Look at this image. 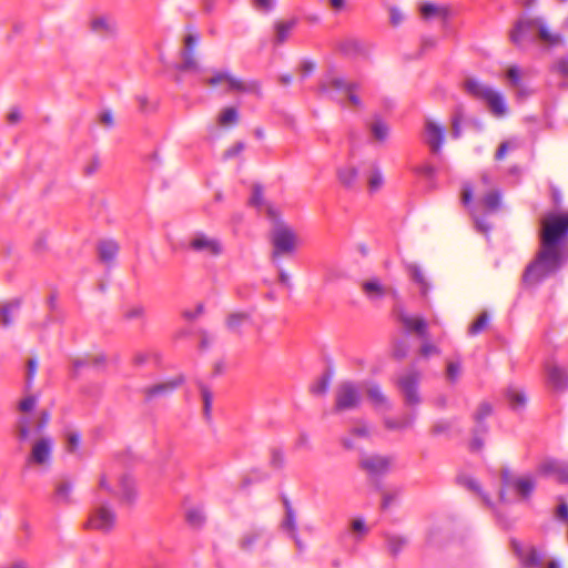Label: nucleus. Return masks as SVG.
Masks as SVG:
<instances>
[{"label":"nucleus","instance_id":"f257e3e1","mask_svg":"<svg viewBox=\"0 0 568 568\" xmlns=\"http://www.w3.org/2000/svg\"><path fill=\"white\" fill-rule=\"evenodd\" d=\"M540 248L526 267L523 282L536 285L558 272L566 262L564 244L568 236V213L550 212L541 219Z\"/></svg>","mask_w":568,"mask_h":568},{"label":"nucleus","instance_id":"f03ea898","mask_svg":"<svg viewBox=\"0 0 568 568\" xmlns=\"http://www.w3.org/2000/svg\"><path fill=\"white\" fill-rule=\"evenodd\" d=\"M536 38L548 45L561 42V37L550 33L539 18L519 19L509 33L510 41L516 45H520L525 40L535 41Z\"/></svg>","mask_w":568,"mask_h":568},{"label":"nucleus","instance_id":"7ed1b4c3","mask_svg":"<svg viewBox=\"0 0 568 568\" xmlns=\"http://www.w3.org/2000/svg\"><path fill=\"white\" fill-rule=\"evenodd\" d=\"M420 379L422 373L415 366L409 367L395 379V385L403 397V402L408 407H416L422 403L418 390Z\"/></svg>","mask_w":568,"mask_h":568},{"label":"nucleus","instance_id":"20e7f679","mask_svg":"<svg viewBox=\"0 0 568 568\" xmlns=\"http://www.w3.org/2000/svg\"><path fill=\"white\" fill-rule=\"evenodd\" d=\"M115 523L116 515L114 510L103 503L97 500L84 527L102 532H109L114 528Z\"/></svg>","mask_w":568,"mask_h":568},{"label":"nucleus","instance_id":"39448f33","mask_svg":"<svg viewBox=\"0 0 568 568\" xmlns=\"http://www.w3.org/2000/svg\"><path fill=\"white\" fill-rule=\"evenodd\" d=\"M362 400L359 388L352 382L341 383L335 392L334 412L341 413L355 409Z\"/></svg>","mask_w":568,"mask_h":568},{"label":"nucleus","instance_id":"423d86ee","mask_svg":"<svg viewBox=\"0 0 568 568\" xmlns=\"http://www.w3.org/2000/svg\"><path fill=\"white\" fill-rule=\"evenodd\" d=\"M493 413V407L489 403L483 402L478 405L477 409L473 414V420L475 426L471 430L473 438L469 447L471 450H480L484 446V436L488 433V426L485 419Z\"/></svg>","mask_w":568,"mask_h":568},{"label":"nucleus","instance_id":"0eeeda50","mask_svg":"<svg viewBox=\"0 0 568 568\" xmlns=\"http://www.w3.org/2000/svg\"><path fill=\"white\" fill-rule=\"evenodd\" d=\"M99 489L108 491L109 494L120 498V500L125 504H132L136 498L134 480L128 475H123L120 478L119 490H114L109 485L108 476L102 474L99 479Z\"/></svg>","mask_w":568,"mask_h":568},{"label":"nucleus","instance_id":"6e6552de","mask_svg":"<svg viewBox=\"0 0 568 568\" xmlns=\"http://www.w3.org/2000/svg\"><path fill=\"white\" fill-rule=\"evenodd\" d=\"M500 480L504 487L514 489L521 500L529 499L536 487V483L531 477H515L508 469L501 470Z\"/></svg>","mask_w":568,"mask_h":568},{"label":"nucleus","instance_id":"1a4fd4ad","mask_svg":"<svg viewBox=\"0 0 568 568\" xmlns=\"http://www.w3.org/2000/svg\"><path fill=\"white\" fill-rule=\"evenodd\" d=\"M222 82L227 83L230 91L246 92L256 95L261 94L260 83L255 80L244 82L225 72H217L214 77L206 80V84L211 87L217 85Z\"/></svg>","mask_w":568,"mask_h":568},{"label":"nucleus","instance_id":"9d476101","mask_svg":"<svg viewBox=\"0 0 568 568\" xmlns=\"http://www.w3.org/2000/svg\"><path fill=\"white\" fill-rule=\"evenodd\" d=\"M273 257L290 254L296 246V234L287 226H276L272 232Z\"/></svg>","mask_w":568,"mask_h":568},{"label":"nucleus","instance_id":"9b49d317","mask_svg":"<svg viewBox=\"0 0 568 568\" xmlns=\"http://www.w3.org/2000/svg\"><path fill=\"white\" fill-rule=\"evenodd\" d=\"M186 248L194 253H202L210 256H219L222 253L220 241L202 232H196L191 235Z\"/></svg>","mask_w":568,"mask_h":568},{"label":"nucleus","instance_id":"f8f14e48","mask_svg":"<svg viewBox=\"0 0 568 568\" xmlns=\"http://www.w3.org/2000/svg\"><path fill=\"white\" fill-rule=\"evenodd\" d=\"M186 29L190 31L183 40V49L181 51L182 62L176 67L180 71H197L199 65L194 58L193 50L199 42V34L192 32L193 28L187 26Z\"/></svg>","mask_w":568,"mask_h":568},{"label":"nucleus","instance_id":"ddd939ff","mask_svg":"<svg viewBox=\"0 0 568 568\" xmlns=\"http://www.w3.org/2000/svg\"><path fill=\"white\" fill-rule=\"evenodd\" d=\"M537 470L542 476L554 477L560 484H568V462L548 458L539 464Z\"/></svg>","mask_w":568,"mask_h":568},{"label":"nucleus","instance_id":"4468645a","mask_svg":"<svg viewBox=\"0 0 568 568\" xmlns=\"http://www.w3.org/2000/svg\"><path fill=\"white\" fill-rule=\"evenodd\" d=\"M358 89V83L357 82H349V81H346L345 79L343 78H339V77H334V75H331V74H327L321 82H320V85H318V91L323 94H328L331 95L332 99H335L333 95H332V92L333 91H336V92H342V93H346V91H349V90H357Z\"/></svg>","mask_w":568,"mask_h":568},{"label":"nucleus","instance_id":"2eb2a0df","mask_svg":"<svg viewBox=\"0 0 568 568\" xmlns=\"http://www.w3.org/2000/svg\"><path fill=\"white\" fill-rule=\"evenodd\" d=\"M393 458L382 455L366 456L361 459L359 466L371 475L379 476L389 471Z\"/></svg>","mask_w":568,"mask_h":568},{"label":"nucleus","instance_id":"dca6fc26","mask_svg":"<svg viewBox=\"0 0 568 568\" xmlns=\"http://www.w3.org/2000/svg\"><path fill=\"white\" fill-rule=\"evenodd\" d=\"M515 554L520 559L521 564L526 568H545V561L542 556L537 551L536 548L530 547L525 549L518 541H511Z\"/></svg>","mask_w":568,"mask_h":568},{"label":"nucleus","instance_id":"f3484780","mask_svg":"<svg viewBox=\"0 0 568 568\" xmlns=\"http://www.w3.org/2000/svg\"><path fill=\"white\" fill-rule=\"evenodd\" d=\"M184 382L183 376H179L172 381L159 383L152 386L144 387L142 393L144 395L145 402H150L160 396H166L175 390L182 383Z\"/></svg>","mask_w":568,"mask_h":568},{"label":"nucleus","instance_id":"a211bd4d","mask_svg":"<svg viewBox=\"0 0 568 568\" xmlns=\"http://www.w3.org/2000/svg\"><path fill=\"white\" fill-rule=\"evenodd\" d=\"M23 300L14 297L0 303V326L8 328L13 325L16 316L21 310Z\"/></svg>","mask_w":568,"mask_h":568},{"label":"nucleus","instance_id":"6ab92c4d","mask_svg":"<svg viewBox=\"0 0 568 568\" xmlns=\"http://www.w3.org/2000/svg\"><path fill=\"white\" fill-rule=\"evenodd\" d=\"M397 317L407 332L415 333L418 337L428 339L427 322L423 317L410 316L404 311H400Z\"/></svg>","mask_w":568,"mask_h":568},{"label":"nucleus","instance_id":"aec40b11","mask_svg":"<svg viewBox=\"0 0 568 568\" xmlns=\"http://www.w3.org/2000/svg\"><path fill=\"white\" fill-rule=\"evenodd\" d=\"M252 322V313L248 311H239L230 313L225 318V326L229 332L235 334L236 336H242V327L245 324H250Z\"/></svg>","mask_w":568,"mask_h":568},{"label":"nucleus","instance_id":"412c9836","mask_svg":"<svg viewBox=\"0 0 568 568\" xmlns=\"http://www.w3.org/2000/svg\"><path fill=\"white\" fill-rule=\"evenodd\" d=\"M426 143L432 153L437 154L440 151L444 141V129L435 122L427 120L425 124Z\"/></svg>","mask_w":568,"mask_h":568},{"label":"nucleus","instance_id":"4be33fe9","mask_svg":"<svg viewBox=\"0 0 568 568\" xmlns=\"http://www.w3.org/2000/svg\"><path fill=\"white\" fill-rule=\"evenodd\" d=\"M90 30L100 37H109L116 33L118 26L113 19L100 16L90 21Z\"/></svg>","mask_w":568,"mask_h":568},{"label":"nucleus","instance_id":"5701e85b","mask_svg":"<svg viewBox=\"0 0 568 568\" xmlns=\"http://www.w3.org/2000/svg\"><path fill=\"white\" fill-rule=\"evenodd\" d=\"M50 456L51 440L49 438H41L34 443L31 455L29 457V462L42 465L50 459Z\"/></svg>","mask_w":568,"mask_h":568},{"label":"nucleus","instance_id":"b1692460","mask_svg":"<svg viewBox=\"0 0 568 568\" xmlns=\"http://www.w3.org/2000/svg\"><path fill=\"white\" fill-rule=\"evenodd\" d=\"M463 89L471 98L484 102L493 91V88L479 82L474 78H467L463 83Z\"/></svg>","mask_w":568,"mask_h":568},{"label":"nucleus","instance_id":"393cba45","mask_svg":"<svg viewBox=\"0 0 568 568\" xmlns=\"http://www.w3.org/2000/svg\"><path fill=\"white\" fill-rule=\"evenodd\" d=\"M365 392L369 402L377 408H384L386 410L392 409V404L387 396L382 392L379 385L369 383L365 387Z\"/></svg>","mask_w":568,"mask_h":568},{"label":"nucleus","instance_id":"a878e982","mask_svg":"<svg viewBox=\"0 0 568 568\" xmlns=\"http://www.w3.org/2000/svg\"><path fill=\"white\" fill-rule=\"evenodd\" d=\"M338 182L347 190L358 187V171L354 166H344L337 170Z\"/></svg>","mask_w":568,"mask_h":568},{"label":"nucleus","instance_id":"bb28decb","mask_svg":"<svg viewBox=\"0 0 568 568\" xmlns=\"http://www.w3.org/2000/svg\"><path fill=\"white\" fill-rule=\"evenodd\" d=\"M547 377L549 384L557 390H565L568 386L567 373L556 365L547 368Z\"/></svg>","mask_w":568,"mask_h":568},{"label":"nucleus","instance_id":"cd10ccee","mask_svg":"<svg viewBox=\"0 0 568 568\" xmlns=\"http://www.w3.org/2000/svg\"><path fill=\"white\" fill-rule=\"evenodd\" d=\"M485 102L493 115L501 118L507 113V106L503 95L499 92L495 91L494 89L489 93Z\"/></svg>","mask_w":568,"mask_h":568},{"label":"nucleus","instance_id":"c85d7f7f","mask_svg":"<svg viewBox=\"0 0 568 568\" xmlns=\"http://www.w3.org/2000/svg\"><path fill=\"white\" fill-rule=\"evenodd\" d=\"M119 252V245L113 240L101 241L98 245L99 258L103 263L112 262Z\"/></svg>","mask_w":568,"mask_h":568},{"label":"nucleus","instance_id":"c756f323","mask_svg":"<svg viewBox=\"0 0 568 568\" xmlns=\"http://www.w3.org/2000/svg\"><path fill=\"white\" fill-rule=\"evenodd\" d=\"M362 290L371 300L382 298L386 294V288L378 278H372L363 282Z\"/></svg>","mask_w":568,"mask_h":568},{"label":"nucleus","instance_id":"7c9ffc66","mask_svg":"<svg viewBox=\"0 0 568 568\" xmlns=\"http://www.w3.org/2000/svg\"><path fill=\"white\" fill-rule=\"evenodd\" d=\"M406 270H407L412 281H414L419 286L420 294L423 296H426L427 292L429 290V284H428L425 275L423 274L420 267L416 264H408L406 266Z\"/></svg>","mask_w":568,"mask_h":568},{"label":"nucleus","instance_id":"2f4dec72","mask_svg":"<svg viewBox=\"0 0 568 568\" xmlns=\"http://www.w3.org/2000/svg\"><path fill=\"white\" fill-rule=\"evenodd\" d=\"M297 19L293 18L288 21H280L275 24V42L282 44L285 42L291 31L296 27Z\"/></svg>","mask_w":568,"mask_h":568},{"label":"nucleus","instance_id":"473e14b6","mask_svg":"<svg viewBox=\"0 0 568 568\" xmlns=\"http://www.w3.org/2000/svg\"><path fill=\"white\" fill-rule=\"evenodd\" d=\"M414 419L415 416L413 414H406L398 419L386 417L384 418V426L389 430H403L412 427Z\"/></svg>","mask_w":568,"mask_h":568},{"label":"nucleus","instance_id":"72a5a7b5","mask_svg":"<svg viewBox=\"0 0 568 568\" xmlns=\"http://www.w3.org/2000/svg\"><path fill=\"white\" fill-rule=\"evenodd\" d=\"M72 484L68 480H62L57 484L54 490V499L57 503H62L69 505L72 503L71 493H72Z\"/></svg>","mask_w":568,"mask_h":568},{"label":"nucleus","instance_id":"f704fd0d","mask_svg":"<svg viewBox=\"0 0 568 568\" xmlns=\"http://www.w3.org/2000/svg\"><path fill=\"white\" fill-rule=\"evenodd\" d=\"M385 540L387 544L388 552L394 557L397 556L408 542L406 537L392 534H386Z\"/></svg>","mask_w":568,"mask_h":568},{"label":"nucleus","instance_id":"c9c22d12","mask_svg":"<svg viewBox=\"0 0 568 568\" xmlns=\"http://www.w3.org/2000/svg\"><path fill=\"white\" fill-rule=\"evenodd\" d=\"M464 120V108L458 105L455 108L452 116L450 135L453 139H459L462 135V121Z\"/></svg>","mask_w":568,"mask_h":568},{"label":"nucleus","instance_id":"e433bc0d","mask_svg":"<svg viewBox=\"0 0 568 568\" xmlns=\"http://www.w3.org/2000/svg\"><path fill=\"white\" fill-rule=\"evenodd\" d=\"M480 204L488 211V212H495L500 206V193L496 190H493L485 194L481 200Z\"/></svg>","mask_w":568,"mask_h":568},{"label":"nucleus","instance_id":"4c0bfd02","mask_svg":"<svg viewBox=\"0 0 568 568\" xmlns=\"http://www.w3.org/2000/svg\"><path fill=\"white\" fill-rule=\"evenodd\" d=\"M551 71L556 72L558 75L562 78V81L559 83V87L562 89L568 88V58L558 59L556 63L551 67Z\"/></svg>","mask_w":568,"mask_h":568},{"label":"nucleus","instance_id":"58836bf2","mask_svg":"<svg viewBox=\"0 0 568 568\" xmlns=\"http://www.w3.org/2000/svg\"><path fill=\"white\" fill-rule=\"evenodd\" d=\"M264 531L263 529H253L246 534L243 535V537L240 539V548L242 550H251L253 545L257 539H260L263 536Z\"/></svg>","mask_w":568,"mask_h":568},{"label":"nucleus","instance_id":"ea45409f","mask_svg":"<svg viewBox=\"0 0 568 568\" xmlns=\"http://www.w3.org/2000/svg\"><path fill=\"white\" fill-rule=\"evenodd\" d=\"M199 388L201 392V397L203 402V414L206 419L211 417V409L213 403V394L212 392L202 383H199Z\"/></svg>","mask_w":568,"mask_h":568},{"label":"nucleus","instance_id":"a19ab883","mask_svg":"<svg viewBox=\"0 0 568 568\" xmlns=\"http://www.w3.org/2000/svg\"><path fill=\"white\" fill-rule=\"evenodd\" d=\"M420 14L425 20L432 19L434 17L445 18L446 10L433 3H425L420 8Z\"/></svg>","mask_w":568,"mask_h":568},{"label":"nucleus","instance_id":"79ce46f5","mask_svg":"<svg viewBox=\"0 0 568 568\" xmlns=\"http://www.w3.org/2000/svg\"><path fill=\"white\" fill-rule=\"evenodd\" d=\"M409 351V345L405 339H395L392 344V357L396 361L404 359Z\"/></svg>","mask_w":568,"mask_h":568},{"label":"nucleus","instance_id":"37998d69","mask_svg":"<svg viewBox=\"0 0 568 568\" xmlns=\"http://www.w3.org/2000/svg\"><path fill=\"white\" fill-rule=\"evenodd\" d=\"M506 397L508 403L513 409H518L524 407L526 404V397L524 393L516 390L514 388H509L506 393Z\"/></svg>","mask_w":568,"mask_h":568},{"label":"nucleus","instance_id":"c03bdc74","mask_svg":"<svg viewBox=\"0 0 568 568\" xmlns=\"http://www.w3.org/2000/svg\"><path fill=\"white\" fill-rule=\"evenodd\" d=\"M388 126L386 123H384L383 121L381 120H375L372 124H371V132L374 136L375 140L377 141H385L388 136Z\"/></svg>","mask_w":568,"mask_h":568},{"label":"nucleus","instance_id":"a18cd8bd","mask_svg":"<svg viewBox=\"0 0 568 568\" xmlns=\"http://www.w3.org/2000/svg\"><path fill=\"white\" fill-rule=\"evenodd\" d=\"M17 437L19 440H26L31 434L30 419L27 416H21L16 426Z\"/></svg>","mask_w":568,"mask_h":568},{"label":"nucleus","instance_id":"49530a36","mask_svg":"<svg viewBox=\"0 0 568 568\" xmlns=\"http://www.w3.org/2000/svg\"><path fill=\"white\" fill-rule=\"evenodd\" d=\"M488 325V314L483 312L468 327L469 335L481 333Z\"/></svg>","mask_w":568,"mask_h":568},{"label":"nucleus","instance_id":"de8ad7c7","mask_svg":"<svg viewBox=\"0 0 568 568\" xmlns=\"http://www.w3.org/2000/svg\"><path fill=\"white\" fill-rule=\"evenodd\" d=\"M239 120L237 110L233 106L224 109L219 118L221 125L235 124Z\"/></svg>","mask_w":568,"mask_h":568},{"label":"nucleus","instance_id":"09e8293b","mask_svg":"<svg viewBox=\"0 0 568 568\" xmlns=\"http://www.w3.org/2000/svg\"><path fill=\"white\" fill-rule=\"evenodd\" d=\"M384 183L383 175L377 168H373L367 179L368 189L371 192H376Z\"/></svg>","mask_w":568,"mask_h":568},{"label":"nucleus","instance_id":"8fccbe9b","mask_svg":"<svg viewBox=\"0 0 568 568\" xmlns=\"http://www.w3.org/2000/svg\"><path fill=\"white\" fill-rule=\"evenodd\" d=\"M329 374H324L311 386V392L315 395L325 394L329 385Z\"/></svg>","mask_w":568,"mask_h":568},{"label":"nucleus","instance_id":"3c124183","mask_svg":"<svg viewBox=\"0 0 568 568\" xmlns=\"http://www.w3.org/2000/svg\"><path fill=\"white\" fill-rule=\"evenodd\" d=\"M104 363V358L103 357H95L94 359H90V358H75L72 361V369H73V375L75 376L78 371L82 367H85V366H89V365H99V364H102Z\"/></svg>","mask_w":568,"mask_h":568},{"label":"nucleus","instance_id":"603ef678","mask_svg":"<svg viewBox=\"0 0 568 568\" xmlns=\"http://www.w3.org/2000/svg\"><path fill=\"white\" fill-rule=\"evenodd\" d=\"M205 517L202 510L197 508L190 509L186 513V521L193 527H201L204 524Z\"/></svg>","mask_w":568,"mask_h":568},{"label":"nucleus","instance_id":"864d4df0","mask_svg":"<svg viewBox=\"0 0 568 568\" xmlns=\"http://www.w3.org/2000/svg\"><path fill=\"white\" fill-rule=\"evenodd\" d=\"M145 310L141 305H134L126 308L123 313V317L126 321L142 320L144 317Z\"/></svg>","mask_w":568,"mask_h":568},{"label":"nucleus","instance_id":"5fc2aeb1","mask_svg":"<svg viewBox=\"0 0 568 568\" xmlns=\"http://www.w3.org/2000/svg\"><path fill=\"white\" fill-rule=\"evenodd\" d=\"M517 146H518V143L516 141L509 140V141L501 142L495 152V160L496 161L503 160L509 150L516 149Z\"/></svg>","mask_w":568,"mask_h":568},{"label":"nucleus","instance_id":"6e6d98bb","mask_svg":"<svg viewBox=\"0 0 568 568\" xmlns=\"http://www.w3.org/2000/svg\"><path fill=\"white\" fill-rule=\"evenodd\" d=\"M270 464L274 468H282L284 466V454L282 449L277 447L271 448V460Z\"/></svg>","mask_w":568,"mask_h":568},{"label":"nucleus","instance_id":"4d7b16f0","mask_svg":"<svg viewBox=\"0 0 568 568\" xmlns=\"http://www.w3.org/2000/svg\"><path fill=\"white\" fill-rule=\"evenodd\" d=\"M38 368V362L36 358H29L27 362V374H26V385L27 388H30Z\"/></svg>","mask_w":568,"mask_h":568},{"label":"nucleus","instance_id":"13d9d810","mask_svg":"<svg viewBox=\"0 0 568 568\" xmlns=\"http://www.w3.org/2000/svg\"><path fill=\"white\" fill-rule=\"evenodd\" d=\"M38 398L34 395H29L20 400L18 409L22 413L31 412L37 405Z\"/></svg>","mask_w":568,"mask_h":568},{"label":"nucleus","instance_id":"bf43d9fd","mask_svg":"<svg viewBox=\"0 0 568 568\" xmlns=\"http://www.w3.org/2000/svg\"><path fill=\"white\" fill-rule=\"evenodd\" d=\"M453 427V422L447 419H440L436 422L432 427V434L440 435L448 433Z\"/></svg>","mask_w":568,"mask_h":568},{"label":"nucleus","instance_id":"052dcab7","mask_svg":"<svg viewBox=\"0 0 568 568\" xmlns=\"http://www.w3.org/2000/svg\"><path fill=\"white\" fill-rule=\"evenodd\" d=\"M250 205L260 207L263 203V189L261 185L255 184L252 189V195L248 201Z\"/></svg>","mask_w":568,"mask_h":568},{"label":"nucleus","instance_id":"680f3d73","mask_svg":"<svg viewBox=\"0 0 568 568\" xmlns=\"http://www.w3.org/2000/svg\"><path fill=\"white\" fill-rule=\"evenodd\" d=\"M50 420V414L47 410H42L34 424V433L40 434L47 427Z\"/></svg>","mask_w":568,"mask_h":568},{"label":"nucleus","instance_id":"e2e57ef3","mask_svg":"<svg viewBox=\"0 0 568 568\" xmlns=\"http://www.w3.org/2000/svg\"><path fill=\"white\" fill-rule=\"evenodd\" d=\"M506 77L509 81V84L513 88H518L520 84V71L517 67H510L507 70Z\"/></svg>","mask_w":568,"mask_h":568},{"label":"nucleus","instance_id":"0e129e2a","mask_svg":"<svg viewBox=\"0 0 568 568\" xmlns=\"http://www.w3.org/2000/svg\"><path fill=\"white\" fill-rule=\"evenodd\" d=\"M460 374V364L457 362H448L446 368L447 379L450 382H455Z\"/></svg>","mask_w":568,"mask_h":568},{"label":"nucleus","instance_id":"69168bd1","mask_svg":"<svg viewBox=\"0 0 568 568\" xmlns=\"http://www.w3.org/2000/svg\"><path fill=\"white\" fill-rule=\"evenodd\" d=\"M80 444V435L78 433H69L67 436V450L74 453Z\"/></svg>","mask_w":568,"mask_h":568},{"label":"nucleus","instance_id":"338daca9","mask_svg":"<svg viewBox=\"0 0 568 568\" xmlns=\"http://www.w3.org/2000/svg\"><path fill=\"white\" fill-rule=\"evenodd\" d=\"M283 527L291 532H295L296 521H295L294 510L285 511V519L283 521Z\"/></svg>","mask_w":568,"mask_h":568},{"label":"nucleus","instance_id":"774afa93","mask_svg":"<svg viewBox=\"0 0 568 568\" xmlns=\"http://www.w3.org/2000/svg\"><path fill=\"white\" fill-rule=\"evenodd\" d=\"M474 224H475L476 231L484 235H488L489 231L491 230L490 224L486 220L477 217V216L474 217Z\"/></svg>","mask_w":568,"mask_h":568}]
</instances>
